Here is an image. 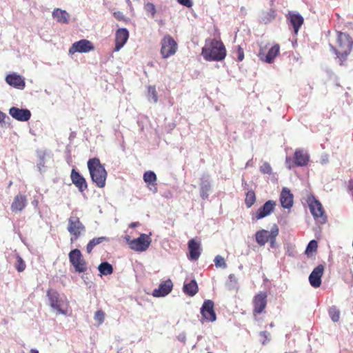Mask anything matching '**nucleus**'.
Instances as JSON below:
<instances>
[{
    "label": "nucleus",
    "instance_id": "obj_58",
    "mask_svg": "<svg viewBox=\"0 0 353 353\" xmlns=\"http://www.w3.org/2000/svg\"><path fill=\"white\" fill-rule=\"evenodd\" d=\"M243 185L244 186H246V185H247V183H246L245 181H243Z\"/></svg>",
    "mask_w": 353,
    "mask_h": 353
},
{
    "label": "nucleus",
    "instance_id": "obj_18",
    "mask_svg": "<svg viewBox=\"0 0 353 353\" xmlns=\"http://www.w3.org/2000/svg\"><path fill=\"white\" fill-rule=\"evenodd\" d=\"M70 178L72 183L78 188L79 192H83L87 189L88 185L85 178L75 169L72 170Z\"/></svg>",
    "mask_w": 353,
    "mask_h": 353
},
{
    "label": "nucleus",
    "instance_id": "obj_35",
    "mask_svg": "<svg viewBox=\"0 0 353 353\" xmlns=\"http://www.w3.org/2000/svg\"><path fill=\"white\" fill-rule=\"evenodd\" d=\"M256 196L254 191H248L246 194V198L245 200V205L248 208H250L255 202Z\"/></svg>",
    "mask_w": 353,
    "mask_h": 353
},
{
    "label": "nucleus",
    "instance_id": "obj_44",
    "mask_svg": "<svg viewBox=\"0 0 353 353\" xmlns=\"http://www.w3.org/2000/svg\"><path fill=\"white\" fill-rule=\"evenodd\" d=\"M236 48H237V50H236V52L235 53L236 54L237 59H238V61H241L244 59V52H243V48L240 46H237Z\"/></svg>",
    "mask_w": 353,
    "mask_h": 353
},
{
    "label": "nucleus",
    "instance_id": "obj_14",
    "mask_svg": "<svg viewBox=\"0 0 353 353\" xmlns=\"http://www.w3.org/2000/svg\"><path fill=\"white\" fill-rule=\"evenodd\" d=\"M324 272V266L321 264L316 266L309 276V281L313 288H319L321 284V277Z\"/></svg>",
    "mask_w": 353,
    "mask_h": 353
},
{
    "label": "nucleus",
    "instance_id": "obj_10",
    "mask_svg": "<svg viewBox=\"0 0 353 353\" xmlns=\"http://www.w3.org/2000/svg\"><path fill=\"white\" fill-rule=\"evenodd\" d=\"M94 48L92 43L87 39H81L74 42L69 49V54H74L76 52L85 53L93 50Z\"/></svg>",
    "mask_w": 353,
    "mask_h": 353
},
{
    "label": "nucleus",
    "instance_id": "obj_42",
    "mask_svg": "<svg viewBox=\"0 0 353 353\" xmlns=\"http://www.w3.org/2000/svg\"><path fill=\"white\" fill-rule=\"evenodd\" d=\"M108 239L105 236H101L97 238H94L92 240L90 241L92 246L95 247L96 245L100 244L103 241H108Z\"/></svg>",
    "mask_w": 353,
    "mask_h": 353
},
{
    "label": "nucleus",
    "instance_id": "obj_49",
    "mask_svg": "<svg viewBox=\"0 0 353 353\" xmlns=\"http://www.w3.org/2000/svg\"><path fill=\"white\" fill-rule=\"evenodd\" d=\"M114 16L115 17V18H117L119 20H121V19H122L123 18V13L121 12H119V11L115 12L114 13Z\"/></svg>",
    "mask_w": 353,
    "mask_h": 353
},
{
    "label": "nucleus",
    "instance_id": "obj_7",
    "mask_svg": "<svg viewBox=\"0 0 353 353\" xmlns=\"http://www.w3.org/2000/svg\"><path fill=\"white\" fill-rule=\"evenodd\" d=\"M177 49L176 41L170 35H166L161 41V54L164 59L175 54Z\"/></svg>",
    "mask_w": 353,
    "mask_h": 353
},
{
    "label": "nucleus",
    "instance_id": "obj_15",
    "mask_svg": "<svg viewBox=\"0 0 353 353\" xmlns=\"http://www.w3.org/2000/svg\"><path fill=\"white\" fill-rule=\"evenodd\" d=\"M6 81L9 85L19 90H23L26 86L24 78L17 73L8 74Z\"/></svg>",
    "mask_w": 353,
    "mask_h": 353
},
{
    "label": "nucleus",
    "instance_id": "obj_17",
    "mask_svg": "<svg viewBox=\"0 0 353 353\" xmlns=\"http://www.w3.org/2000/svg\"><path fill=\"white\" fill-rule=\"evenodd\" d=\"M212 181L208 174H203L201 178L200 183V195L201 197L205 200L209 197V193L212 190Z\"/></svg>",
    "mask_w": 353,
    "mask_h": 353
},
{
    "label": "nucleus",
    "instance_id": "obj_3",
    "mask_svg": "<svg viewBox=\"0 0 353 353\" xmlns=\"http://www.w3.org/2000/svg\"><path fill=\"white\" fill-rule=\"evenodd\" d=\"M330 46L342 63L346 59L352 50V41L348 34L339 32L336 46L334 47L331 44H330Z\"/></svg>",
    "mask_w": 353,
    "mask_h": 353
},
{
    "label": "nucleus",
    "instance_id": "obj_50",
    "mask_svg": "<svg viewBox=\"0 0 353 353\" xmlns=\"http://www.w3.org/2000/svg\"><path fill=\"white\" fill-rule=\"evenodd\" d=\"M229 280L230 282L236 283H237V279L236 278L235 275L233 274H230L229 275Z\"/></svg>",
    "mask_w": 353,
    "mask_h": 353
},
{
    "label": "nucleus",
    "instance_id": "obj_60",
    "mask_svg": "<svg viewBox=\"0 0 353 353\" xmlns=\"http://www.w3.org/2000/svg\"><path fill=\"white\" fill-rule=\"evenodd\" d=\"M129 239H130V236H128V237L126 238L127 241H128V240H129Z\"/></svg>",
    "mask_w": 353,
    "mask_h": 353
},
{
    "label": "nucleus",
    "instance_id": "obj_2",
    "mask_svg": "<svg viewBox=\"0 0 353 353\" xmlns=\"http://www.w3.org/2000/svg\"><path fill=\"white\" fill-rule=\"evenodd\" d=\"M88 168L92 181L99 188H103L105 185L107 172L98 158H92L88 161Z\"/></svg>",
    "mask_w": 353,
    "mask_h": 353
},
{
    "label": "nucleus",
    "instance_id": "obj_21",
    "mask_svg": "<svg viewBox=\"0 0 353 353\" xmlns=\"http://www.w3.org/2000/svg\"><path fill=\"white\" fill-rule=\"evenodd\" d=\"M129 37V33L127 29H119L115 35V48L114 51H119L127 42Z\"/></svg>",
    "mask_w": 353,
    "mask_h": 353
},
{
    "label": "nucleus",
    "instance_id": "obj_6",
    "mask_svg": "<svg viewBox=\"0 0 353 353\" xmlns=\"http://www.w3.org/2000/svg\"><path fill=\"white\" fill-rule=\"evenodd\" d=\"M68 256L70 262L74 268L76 272L81 273L86 271V263L83 259L81 252L79 249L71 250Z\"/></svg>",
    "mask_w": 353,
    "mask_h": 353
},
{
    "label": "nucleus",
    "instance_id": "obj_9",
    "mask_svg": "<svg viewBox=\"0 0 353 353\" xmlns=\"http://www.w3.org/2000/svg\"><path fill=\"white\" fill-rule=\"evenodd\" d=\"M309 207L316 221L321 224L327 221V216L325 214L321 203L319 201L314 199L309 203Z\"/></svg>",
    "mask_w": 353,
    "mask_h": 353
},
{
    "label": "nucleus",
    "instance_id": "obj_47",
    "mask_svg": "<svg viewBox=\"0 0 353 353\" xmlns=\"http://www.w3.org/2000/svg\"><path fill=\"white\" fill-rule=\"evenodd\" d=\"M6 117V114L1 111H0V127H3V125L5 123V119Z\"/></svg>",
    "mask_w": 353,
    "mask_h": 353
},
{
    "label": "nucleus",
    "instance_id": "obj_34",
    "mask_svg": "<svg viewBox=\"0 0 353 353\" xmlns=\"http://www.w3.org/2000/svg\"><path fill=\"white\" fill-rule=\"evenodd\" d=\"M329 316L333 322H338L340 318V311L336 306H332L329 309Z\"/></svg>",
    "mask_w": 353,
    "mask_h": 353
},
{
    "label": "nucleus",
    "instance_id": "obj_20",
    "mask_svg": "<svg viewBox=\"0 0 353 353\" xmlns=\"http://www.w3.org/2000/svg\"><path fill=\"white\" fill-rule=\"evenodd\" d=\"M173 284L170 279L161 283L159 288L154 289L152 295L155 297H163L168 295L172 290Z\"/></svg>",
    "mask_w": 353,
    "mask_h": 353
},
{
    "label": "nucleus",
    "instance_id": "obj_16",
    "mask_svg": "<svg viewBox=\"0 0 353 353\" xmlns=\"http://www.w3.org/2000/svg\"><path fill=\"white\" fill-rule=\"evenodd\" d=\"M254 312L261 314L267 305V294L261 292L254 296L253 299Z\"/></svg>",
    "mask_w": 353,
    "mask_h": 353
},
{
    "label": "nucleus",
    "instance_id": "obj_36",
    "mask_svg": "<svg viewBox=\"0 0 353 353\" xmlns=\"http://www.w3.org/2000/svg\"><path fill=\"white\" fill-rule=\"evenodd\" d=\"M16 259L15 268L19 272H21L26 269V263L23 259L17 254H16Z\"/></svg>",
    "mask_w": 353,
    "mask_h": 353
},
{
    "label": "nucleus",
    "instance_id": "obj_25",
    "mask_svg": "<svg viewBox=\"0 0 353 353\" xmlns=\"http://www.w3.org/2000/svg\"><path fill=\"white\" fill-rule=\"evenodd\" d=\"M287 18L290 20L292 26H293L294 33L297 34L299 28L303 23V17L299 13L289 12L287 15Z\"/></svg>",
    "mask_w": 353,
    "mask_h": 353
},
{
    "label": "nucleus",
    "instance_id": "obj_51",
    "mask_svg": "<svg viewBox=\"0 0 353 353\" xmlns=\"http://www.w3.org/2000/svg\"><path fill=\"white\" fill-rule=\"evenodd\" d=\"M269 335H270V334L266 331H262L260 332V336H261L262 337H263L264 339H265L268 341H269V339H268Z\"/></svg>",
    "mask_w": 353,
    "mask_h": 353
},
{
    "label": "nucleus",
    "instance_id": "obj_23",
    "mask_svg": "<svg viewBox=\"0 0 353 353\" xmlns=\"http://www.w3.org/2000/svg\"><path fill=\"white\" fill-rule=\"evenodd\" d=\"M294 165L299 167H303L307 164L310 156L307 152L302 149H297L294 152Z\"/></svg>",
    "mask_w": 353,
    "mask_h": 353
},
{
    "label": "nucleus",
    "instance_id": "obj_5",
    "mask_svg": "<svg viewBox=\"0 0 353 353\" xmlns=\"http://www.w3.org/2000/svg\"><path fill=\"white\" fill-rule=\"evenodd\" d=\"M67 230L71 235L70 242L73 243L85 233V227L79 218L72 213L68 220Z\"/></svg>",
    "mask_w": 353,
    "mask_h": 353
},
{
    "label": "nucleus",
    "instance_id": "obj_37",
    "mask_svg": "<svg viewBox=\"0 0 353 353\" xmlns=\"http://www.w3.org/2000/svg\"><path fill=\"white\" fill-rule=\"evenodd\" d=\"M214 265L216 268H226L227 264L225 261V259L221 255H217L215 256L214 259Z\"/></svg>",
    "mask_w": 353,
    "mask_h": 353
},
{
    "label": "nucleus",
    "instance_id": "obj_57",
    "mask_svg": "<svg viewBox=\"0 0 353 353\" xmlns=\"http://www.w3.org/2000/svg\"><path fill=\"white\" fill-rule=\"evenodd\" d=\"M29 353H39V351L36 349H31Z\"/></svg>",
    "mask_w": 353,
    "mask_h": 353
},
{
    "label": "nucleus",
    "instance_id": "obj_19",
    "mask_svg": "<svg viewBox=\"0 0 353 353\" xmlns=\"http://www.w3.org/2000/svg\"><path fill=\"white\" fill-rule=\"evenodd\" d=\"M190 252L189 259L192 261H196L201 255V242L192 239L188 243Z\"/></svg>",
    "mask_w": 353,
    "mask_h": 353
},
{
    "label": "nucleus",
    "instance_id": "obj_32",
    "mask_svg": "<svg viewBox=\"0 0 353 353\" xmlns=\"http://www.w3.org/2000/svg\"><path fill=\"white\" fill-rule=\"evenodd\" d=\"M279 234V228L276 225H274L270 230V237L269 239L270 245L271 248L276 246V238Z\"/></svg>",
    "mask_w": 353,
    "mask_h": 353
},
{
    "label": "nucleus",
    "instance_id": "obj_59",
    "mask_svg": "<svg viewBox=\"0 0 353 353\" xmlns=\"http://www.w3.org/2000/svg\"><path fill=\"white\" fill-rule=\"evenodd\" d=\"M157 192V188H155L154 190V192Z\"/></svg>",
    "mask_w": 353,
    "mask_h": 353
},
{
    "label": "nucleus",
    "instance_id": "obj_48",
    "mask_svg": "<svg viewBox=\"0 0 353 353\" xmlns=\"http://www.w3.org/2000/svg\"><path fill=\"white\" fill-rule=\"evenodd\" d=\"M177 339L182 343H185V341H186L185 334L184 332L179 334L177 336Z\"/></svg>",
    "mask_w": 353,
    "mask_h": 353
},
{
    "label": "nucleus",
    "instance_id": "obj_22",
    "mask_svg": "<svg viewBox=\"0 0 353 353\" xmlns=\"http://www.w3.org/2000/svg\"><path fill=\"white\" fill-rule=\"evenodd\" d=\"M275 202L272 200L266 201L262 207H261L256 212L255 218L259 220L271 214L275 207Z\"/></svg>",
    "mask_w": 353,
    "mask_h": 353
},
{
    "label": "nucleus",
    "instance_id": "obj_46",
    "mask_svg": "<svg viewBox=\"0 0 353 353\" xmlns=\"http://www.w3.org/2000/svg\"><path fill=\"white\" fill-rule=\"evenodd\" d=\"M177 1L180 4L185 6L188 8H190L192 6V2L190 0H177Z\"/></svg>",
    "mask_w": 353,
    "mask_h": 353
},
{
    "label": "nucleus",
    "instance_id": "obj_31",
    "mask_svg": "<svg viewBox=\"0 0 353 353\" xmlns=\"http://www.w3.org/2000/svg\"><path fill=\"white\" fill-rule=\"evenodd\" d=\"M98 270L101 274L109 275L113 272V268L108 262H102L98 267Z\"/></svg>",
    "mask_w": 353,
    "mask_h": 353
},
{
    "label": "nucleus",
    "instance_id": "obj_39",
    "mask_svg": "<svg viewBox=\"0 0 353 353\" xmlns=\"http://www.w3.org/2000/svg\"><path fill=\"white\" fill-rule=\"evenodd\" d=\"M105 316V314L104 312L99 310L95 312L94 319L95 321H98L99 325H101L104 321Z\"/></svg>",
    "mask_w": 353,
    "mask_h": 353
},
{
    "label": "nucleus",
    "instance_id": "obj_13",
    "mask_svg": "<svg viewBox=\"0 0 353 353\" xmlns=\"http://www.w3.org/2000/svg\"><path fill=\"white\" fill-rule=\"evenodd\" d=\"M10 115L19 121H28L31 117V112L28 109L12 107L9 110Z\"/></svg>",
    "mask_w": 353,
    "mask_h": 353
},
{
    "label": "nucleus",
    "instance_id": "obj_38",
    "mask_svg": "<svg viewBox=\"0 0 353 353\" xmlns=\"http://www.w3.org/2000/svg\"><path fill=\"white\" fill-rule=\"evenodd\" d=\"M260 172L263 174H270L272 172V169L271 165L268 162H264L261 166H260Z\"/></svg>",
    "mask_w": 353,
    "mask_h": 353
},
{
    "label": "nucleus",
    "instance_id": "obj_28",
    "mask_svg": "<svg viewBox=\"0 0 353 353\" xmlns=\"http://www.w3.org/2000/svg\"><path fill=\"white\" fill-rule=\"evenodd\" d=\"M270 237V232L266 230H261L256 232L255 239L260 246H263L269 241Z\"/></svg>",
    "mask_w": 353,
    "mask_h": 353
},
{
    "label": "nucleus",
    "instance_id": "obj_56",
    "mask_svg": "<svg viewBox=\"0 0 353 353\" xmlns=\"http://www.w3.org/2000/svg\"><path fill=\"white\" fill-rule=\"evenodd\" d=\"M139 223H137V222H134V223H132L130 225V227L131 228H135L137 227Z\"/></svg>",
    "mask_w": 353,
    "mask_h": 353
},
{
    "label": "nucleus",
    "instance_id": "obj_4",
    "mask_svg": "<svg viewBox=\"0 0 353 353\" xmlns=\"http://www.w3.org/2000/svg\"><path fill=\"white\" fill-rule=\"evenodd\" d=\"M47 296L50 301V305L54 310H57L61 314H67L68 302L65 296H61L57 291L53 289L48 290Z\"/></svg>",
    "mask_w": 353,
    "mask_h": 353
},
{
    "label": "nucleus",
    "instance_id": "obj_40",
    "mask_svg": "<svg viewBox=\"0 0 353 353\" xmlns=\"http://www.w3.org/2000/svg\"><path fill=\"white\" fill-rule=\"evenodd\" d=\"M317 249V241L315 240H312L309 242L307 245L305 253L308 254L310 252L316 251Z\"/></svg>",
    "mask_w": 353,
    "mask_h": 353
},
{
    "label": "nucleus",
    "instance_id": "obj_52",
    "mask_svg": "<svg viewBox=\"0 0 353 353\" xmlns=\"http://www.w3.org/2000/svg\"><path fill=\"white\" fill-rule=\"evenodd\" d=\"M94 247L92 246V245L91 244V243L89 241V243H88L87 246H86V251L88 253H90L92 252V250H93Z\"/></svg>",
    "mask_w": 353,
    "mask_h": 353
},
{
    "label": "nucleus",
    "instance_id": "obj_43",
    "mask_svg": "<svg viewBox=\"0 0 353 353\" xmlns=\"http://www.w3.org/2000/svg\"><path fill=\"white\" fill-rule=\"evenodd\" d=\"M266 15L267 16H265V17L262 18V21L265 23H268L270 22L272 19H274V17H275V12H274V11L271 10L270 12H268L266 14Z\"/></svg>",
    "mask_w": 353,
    "mask_h": 353
},
{
    "label": "nucleus",
    "instance_id": "obj_55",
    "mask_svg": "<svg viewBox=\"0 0 353 353\" xmlns=\"http://www.w3.org/2000/svg\"><path fill=\"white\" fill-rule=\"evenodd\" d=\"M252 159H250L249 160L246 164H245V168L248 167V166H251L252 165Z\"/></svg>",
    "mask_w": 353,
    "mask_h": 353
},
{
    "label": "nucleus",
    "instance_id": "obj_27",
    "mask_svg": "<svg viewBox=\"0 0 353 353\" xmlns=\"http://www.w3.org/2000/svg\"><path fill=\"white\" fill-rule=\"evenodd\" d=\"M52 15V17L60 23H68L70 17L68 12L60 8H55Z\"/></svg>",
    "mask_w": 353,
    "mask_h": 353
},
{
    "label": "nucleus",
    "instance_id": "obj_33",
    "mask_svg": "<svg viewBox=\"0 0 353 353\" xmlns=\"http://www.w3.org/2000/svg\"><path fill=\"white\" fill-rule=\"evenodd\" d=\"M143 180L146 183L154 184L157 181V176L152 171H147L143 174Z\"/></svg>",
    "mask_w": 353,
    "mask_h": 353
},
{
    "label": "nucleus",
    "instance_id": "obj_8",
    "mask_svg": "<svg viewBox=\"0 0 353 353\" xmlns=\"http://www.w3.org/2000/svg\"><path fill=\"white\" fill-rule=\"evenodd\" d=\"M151 238L149 235L141 234L137 239L129 242L130 248L137 252L145 251L150 246Z\"/></svg>",
    "mask_w": 353,
    "mask_h": 353
},
{
    "label": "nucleus",
    "instance_id": "obj_26",
    "mask_svg": "<svg viewBox=\"0 0 353 353\" xmlns=\"http://www.w3.org/2000/svg\"><path fill=\"white\" fill-rule=\"evenodd\" d=\"M26 196L22 194H17L11 205V209L14 212H21L26 206Z\"/></svg>",
    "mask_w": 353,
    "mask_h": 353
},
{
    "label": "nucleus",
    "instance_id": "obj_1",
    "mask_svg": "<svg viewBox=\"0 0 353 353\" xmlns=\"http://www.w3.org/2000/svg\"><path fill=\"white\" fill-rule=\"evenodd\" d=\"M201 54L207 61H219L225 59L226 50L223 43L216 39L206 41Z\"/></svg>",
    "mask_w": 353,
    "mask_h": 353
},
{
    "label": "nucleus",
    "instance_id": "obj_54",
    "mask_svg": "<svg viewBox=\"0 0 353 353\" xmlns=\"http://www.w3.org/2000/svg\"><path fill=\"white\" fill-rule=\"evenodd\" d=\"M349 188L352 191V194H353V179H352L349 181Z\"/></svg>",
    "mask_w": 353,
    "mask_h": 353
},
{
    "label": "nucleus",
    "instance_id": "obj_53",
    "mask_svg": "<svg viewBox=\"0 0 353 353\" xmlns=\"http://www.w3.org/2000/svg\"><path fill=\"white\" fill-rule=\"evenodd\" d=\"M328 162V159H327V156H325L324 157L322 158L321 159V163L323 164L324 163H327Z\"/></svg>",
    "mask_w": 353,
    "mask_h": 353
},
{
    "label": "nucleus",
    "instance_id": "obj_41",
    "mask_svg": "<svg viewBox=\"0 0 353 353\" xmlns=\"http://www.w3.org/2000/svg\"><path fill=\"white\" fill-rule=\"evenodd\" d=\"M145 10L148 13L151 14V17H154L156 14V8L153 3H148L145 5Z\"/></svg>",
    "mask_w": 353,
    "mask_h": 353
},
{
    "label": "nucleus",
    "instance_id": "obj_24",
    "mask_svg": "<svg viewBox=\"0 0 353 353\" xmlns=\"http://www.w3.org/2000/svg\"><path fill=\"white\" fill-rule=\"evenodd\" d=\"M280 201L283 208L289 209L293 205V195L290 190L287 188H283L281 195Z\"/></svg>",
    "mask_w": 353,
    "mask_h": 353
},
{
    "label": "nucleus",
    "instance_id": "obj_29",
    "mask_svg": "<svg viewBox=\"0 0 353 353\" xmlns=\"http://www.w3.org/2000/svg\"><path fill=\"white\" fill-rule=\"evenodd\" d=\"M183 292L190 296H194L198 292V285L196 281L193 279L189 283H185L183 287Z\"/></svg>",
    "mask_w": 353,
    "mask_h": 353
},
{
    "label": "nucleus",
    "instance_id": "obj_30",
    "mask_svg": "<svg viewBox=\"0 0 353 353\" xmlns=\"http://www.w3.org/2000/svg\"><path fill=\"white\" fill-rule=\"evenodd\" d=\"M147 98L150 102L157 103L158 102V95L154 85L148 87Z\"/></svg>",
    "mask_w": 353,
    "mask_h": 353
},
{
    "label": "nucleus",
    "instance_id": "obj_11",
    "mask_svg": "<svg viewBox=\"0 0 353 353\" xmlns=\"http://www.w3.org/2000/svg\"><path fill=\"white\" fill-rule=\"evenodd\" d=\"M201 314L203 318L210 322L216 321V314L214 310V303L211 300H205L201 307Z\"/></svg>",
    "mask_w": 353,
    "mask_h": 353
},
{
    "label": "nucleus",
    "instance_id": "obj_45",
    "mask_svg": "<svg viewBox=\"0 0 353 353\" xmlns=\"http://www.w3.org/2000/svg\"><path fill=\"white\" fill-rule=\"evenodd\" d=\"M294 165V161H293L291 157H287L285 159V165L288 169H291Z\"/></svg>",
    "mask_w": 353,
    "mask_h": 353
},
{
    "label": "nucleus",
    "instance_id": "obj_12",
    "mask_svg": "<svg viewBox=\"0 0 353 353\" xmlns=\"http://www.w3.org/2000/svg\"><path fill=\"white\" fill-rule=\"evenodd\" d=\"M280 47L278 44L274 45L269 50L268 54H265L263 50L260 48L258 54L259 59L266 63H271L274 61L275 57L279 54Z\"/></svg>",
    "mask_w": 353,
    "mask_h": 353
}]
</instances>
